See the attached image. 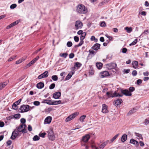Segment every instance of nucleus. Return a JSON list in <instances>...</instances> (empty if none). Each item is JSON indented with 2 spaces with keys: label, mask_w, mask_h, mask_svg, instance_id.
Here are the masks:
<instances>
[{
  "label": "nucleus",
  "mask_w": 149,
  "mask_h": 149,
  "mask_svg": "<svg viewBox=\"0 0 149 149\" xmlns=\"http://www.w3.org/2000/svg\"><path fill=\"white\" fill-rule=\"evenodd\" d=\"M129 91L127 89L123 90L121 91V93L126 96H130L132 95L131 92L135 90V88L131 87L129 88Z\"/></svg>",
  "instance_id": "f257e3e1"
},
{
  "label": "nucleus",
  "mask_w": 149,
  "mask_h": 149,
  "mask_svg": "<svg viewBox=\"0 0 149 149\" xmlns=\"http://www.w3.org/2000/svg\"><path fill=\"white\" fill-rule=\"evenodd\" d=\"M77 11L79 13L83 14L86 13L87 12V8L82 4L79 5L77 6Z\"/></svg>",
  "instance_id": "f03ea898"
},
{
  "label": "nucleus",
  "mask_w": 149,
  "mask_h": 149,
  "mask_svg": "<svg viewBox=\"0 0 149 149\" xmlns=\"http://www.w3.org/2000/svg\"><path fill=\"white\" fill-rule=\"evenodd\" d=\"M21 134L22 133L19 132V131L16 128L12 132L10 138L13 140H14L17 137L20 136Z\"/></svg>",
  "instance_id": "7ed1b4c3"
},
{
  "label": "nucleus",
  "mask_w": 149,
  "mask_h": 149,
  "mask_svg": "<svg viewBox=\"0 0 149 149\" xmlns=\"http://www.w3.org/2000/svg\"><path fill=\"white\" fill-rule=\"evenodd\" d=\"M30 107L31 108V107H30L29 106L27 105L23 104L21 106L19 109L21 110L20 112L23 113L28 111L30 109Z\"/></svg>",
  "instance_id": "20e7f679"
},
{
  "label": "nucleus",
  "mask_w": 149,
  "mask_h": 149,
  "mask_svg": "<svg viewBox=\"0 0 149 149\" xmlns=\"http://www.w3.org/2000/svg\"><path fill=\"white\" fill-rule=\"evenodd\" d=\"M107 95L108 96L109 98L111 97H122L123 96V95H120L118 93L115 92L113 94L111 92H108L106 93Z\"/></svg>",
  "instance_id": "39448f33"
},
{
  "label": "nucleus",
  "mask_w": 149,
  "mask_h": 149,
  "mask_svg": "<svg viewBox=\"0 0 149 149\" xmlns=\"http://www.w3.org/2000/svg\"><path fill=\"white\" fill-rule=\"evenodd\" d=\"M26 127V125L25 124H22L18 127H17L16 129L19 131V132H20L22 134V133H25L26 132L27 130L25 129Z\"/></svg>",
  "instance_id": "423d86ee"
},
{
  "label": "nucleus",
  "mask_w": 149,
  "mask_h": 149,
  "mask_svg": "<svg viewBox=\"0 0 149 149\" xmlns=\"http://www.w3.org/2000/svg\"><path fill=\"white\" fill-rule=\"evenodd\" d=\"M48 136L50 140L53 141L55 138L53 132L52 130L50 129L48 131Z\"/></svg>",
  "instance_id": "0eeeda50"
},
{
  "label": "nucleus",
  "mask_w": 149,
  "mask_h": 149,
  "mask_svg": "<svg viewBox=\"0 0 149 149\" xmlns=\"http://www.w3.org/2000/svg\"><path fill=\"white\" fill-rule=\"evenodd\" d=\"M79 114V112H76L68 116L66 119L65 121L67 122H68L73 119L74 118Z\"/></svg>",
  "instance_id": "6e6552de"
},
{
  "label": "nucleus",
  "mask_w": 149,
  "mask_h": 149,
  "mask_svg": "<svg viewBox=\"0 0 149 149\" xmlns=\"http://www.w3.org/2000/svg\"><path fill=\"white\" fill-rule=\"evenodd\" d=\"M83 23L80 21H77L76 22L75 26L76 29H81L83 26Z\"/></svg>",
  "instance_id": "1a4fd4ad"
},
{
  "label": "nucleus",
  "mask_w": 149,
  "mask_h": 149,
  "mask_svg": "<svg viewBox=\"0 0 149 149\" xmlns=\"http://www.w3.org/2000/svg\"><path fill=\"white\" fill-rule=\"evenodd\" d=\"M106 67L109 70L115 68L117 66L116 64L115 63H111L106 65Z\"/></svg>",
  "instance_id": "9d476101"
},
{
  "label": "nucleus",
  "mask_w": 149,
  "mask_h": 149,
  "mask_svg": "<svg viewBox=\"0 0 149 149\" xmlns=\"http://www.w3.org/2000/svg\"><path fill=\"white\" fill-rule=\"evenodd\" d=\"M90 138V135L88 134H86L83 136L82 141L85 143L87 142Z\"/></svg>",
  "instance_id": "9b49d317"
},
{
  "label": "nucleus",
  "mask_w": 149,
  "mask_h": 149,
  "mask_svg": "<svg viewBox=\"0 0 149 149\" xmlns=\"http://www.w3.org/2000/svg\"><path fill=\"white\" fill-rule=\"evenodd\" d=\"M100 77L102 78L104 77H105L108 76L109 75V72L106 71H104L100 73Z\"/></svg>",
  "instance_id": "f8f14e48"
},
{
  "label": "nucleus",
  "mask_w": 149,
  "mask_h": 149,
  "mask_svg": "<svg viewBox=\"0 0 149 149\" xmlns=\"http://www.w3.org/2000/svg\"><path fill=\"white\" fill-rule=\"evenodd\" d=\"M102 111L103 113H106L108 112L107 109V106L105 104H103L102 105Z\"/></svg>",
  "instance_id": "ddd939ff"
},
{
  "label": "nucleus",
  "mask_w": 149,
  "mask_h": 149,
  "mask_svg": "<svg viewBox=\"0 0 149 149\" xmlns=\"http://www.w3.org/2000/svg\"><path fill=\"white\" fill-rule=\"evenodd\" d=\"M60 92H57L54 93L53 94V97L55 99H58L61 96Z\"/></svg>",
  "instance_id": "4468645a"
},
{
  "label": "nucleus",
  "mask_w": 149,
  "mask_h": 149,
  "mask_svg": "<svg viewBox=\"0 0 149 149\" xmlns=\"http://www.w3.org/2000/svg\"><path fill=\"white\" fill-rule=\"evenodd\" d=\"M100 45L98 43L95 44L92 47V49L95 50H97L100 49Z\"/></svg>",
  "instance_id": "2eb2a0df"
},
{
  "label": "nucleus",
  "mask_w": 149,
  "mask_h": 149,
  "mask_svg": "<svg viewBox=\"0 0 149 149\" xmlns=\"http://www.w3.org/2000/svg\"><path fill=\"white\" fill-rule=\"evenodd\" d=\"M52 119V118L51 116H48L45 119L44 123L45 124H49L51 123Z\"/></svg>",
  "instance_id": "dca6fc26"
},
{
  "label": "nucleus",
  "mask_w": 149,
  "mask_h": 149,
  "mask_svg": "<svg viewBox=\"0 0 149 149\" xmlns=\"http://www.w3.org/2000/svg\"><path fill=\"white\" fill-rule=\"evenodd\" d=\"M138 63L137 61H133L132 63L133 67L135 69L137 68L138 67Z\"/></svg>",
  "instance_id": "f3484780"
},
{
  "label": "nucleus",
  "mask_w": 149,
  "mask_h": 149,
  "mask_svg": "<svg viewBox=\"0 0 149 149\" xmlns=\"http://www.w3.org/2000/svg\"><path fill=\"white\" fill-rule=\"evenodd\" d=\"M123 102L122 100L121 99H118L116 100L114 102V104L118 106L120 104Z\"/></svg>",
  "instance_id": "a211bd4d"
},
{
  "label": "nucleus",
  "mask_w": 149,
  "mask_h": 149,
  "mask_svg": "<svg viewBox=\"0 0 149 149\" xmlns=\"http://www.w3.org/2000/svg\"><path fill=\"white\" fill-rule=\"evenodd\" d=\"M130 143L134 144L137 146H138L139 145V143L138 141L133 139H130Z\"/></svg>",
  "instance_id": "6ab92c4d"
},
{
  "label": "nucleus",
  "mask_w": 149,
  "mask_h": 149,
  "mask_svg": "<svg viewBox=\"0 0 149 149\" xmlns=\"http://www.w3.org/2000/svg\"><path fill=\"white\" fill-rule=\"evenodd\" d=\"M109 141L107 140L106 141L104 142L102 144L100 145L99 146V148L100 149H102L104 148L107 144L109 143Z\"/></svg>",
  "instance_id": "aec40b11"
},
{
  "label": "nucleus",
  "mask_w": 149,
  "mask_h": 149,
  "mask_svg": "<svg viewBox=\"0 0 149 149\" xmlns=\"http://www.w3.org/2000/svg\"><path fill=\"white\" fill-rule=\"evenodd\" d=\"M74 71H71V72L69 73V74H68V75L66 76V77L65 78V79L66 80H68L72 76V75L74 74Z\"/></svg>",
  "instance_id": "412c9836"
},
{
  "label": "nucleus",
  "mask_w": 149,
  "mask_h": 149,
  "mask_svg": "<svg viewBox=\"0 0 149 149\" xmlns=\"http://www.w3.org/2000/svg\"><path fill=\"white\" fill-rule=\"evenodd\" d=\"M44 85L43 83L40 82L37 84L36 86L38 88L41 89L44 86Z\"/></svg>",
  "instance_id": "4be33fe9"
},
{
  "label": "nucleus",
  "mask_w": 149,
  "mask_h": 149,
  "mask_svg": "<svg viewBox=\"0 0 149 149\" xmlns=\"http://www.w3.org/2000/svg\"><path fill=\"white\" fill-rule=\"evenodd\" d=\"M127 138V136L125 134H123L121 138V141L123 142H124L125 141Z\"/></svg>",
  "instance_id": "5701e85b"
},
{
  "label": "nucleus",
  "mask_w": 149,
  "mask_h": 149,
  "mask_svg": "<svg viewBox=\"0 0 149 149\" xmlns=\"http://www.w3.org/2000/svg\"><path fill=\"white\" fill-rule=\"evenodd\" d=\"M63 103L62 102L61 100L56 101L52 102V105H57L60 104H63Z\"/></svg>",
  "instance_id": "b1692460"
},
{
  "label": "nucleus",
  "mask_w": 149,
  "mask_h": 149,
  "mask_svg": "<svg viewBox=\"0 0 149 149\" xmlns=\"http://www.w3.org/2000/svg\"><path fill=\"white\" fill-rule=\"evenodd\" d=\"M42 103H47L49 105H52V102L49 100H45L42 101Z\"/></svg>",
  "instance_id": "393cba45"
},
{
  "label": "nucleus",
  "mask_w": 149,
  "mask_h": 149,
  "mask_svg": "<svg viewBox=\"0 0 149 149\" xmlns=\"http://www.w3.org/2000/svg\"><path fill=\"white\" fill-rule=\"evenodd\" d=\"M6 83L4 82L0 84V91L4 88L7 85Z\"/></svg>",
  "instance_id": "a878e982"
},
{
  "label": "nucleus",
  "mask_w": 149,
  "mask_h": 149,
  "mask_svg": "<svg viewBox=\"0 0 149 149\" xmlns=\"http://www.w3.org/2000/svg\"><path fill=\"white\" fill-rule=\"evenodd\" d=\"M81 65H82L81 63L78 62H77L75 63L74 65L76 68L77 69V70L79 68L81 67Z\"/></svg>",
  "instance_id": "bb28decb"
},
{
  "label": "nucleus",
  "mask_w": 149,
  "mask_h": 149,
  "mask_svg": "<svg viewBox=\"0 0 149 149\" xmlns=\"http://www.w3.org/2000/svg\"><path fill=\"white\" fill-rule=\"evenodd\" d=\"M136 110L137 109L136 108H134L129 111L128 113V115L132 114L134 113H135L136 111Z\"/></svg>",
  "instance_id": "cd10ccee"
},
{
  "label": "nucleus",
  "mask_w": 149,
  "mask_h": 149,
  "mask_svg": "<svg viewBox=\"0 0 149 149\" xmlns=\"http://www.w3.org/2000/svg\"><path fill=\"white\" fill-rule=\"evenodd\" d=\"M103 64L101 63H96V66L97 68L99 69H101L102 66Z\"/></svg>",
  "instance_id": "c85d7f7f"
},
{
  "label": "nucleus",
  "mask_w": 149,
  "mask_h": 149,
  "mask_svg": "<svg viewBox=\"0 0 149 149\" xmlns=\"http://www.w3.org/2000/svg\"><path fill=\"white\" fill-rule=\"evenodd\" d=\"M125 29L126 31L127 32L129 33H130L132 31V27H126L125 28Z\"/></svg>",
  "instance_id": "c756f323"
},
{
  "label": "nucleus",
  "mask_w": 149,
  "mask_h": 149,
  "mask_svg": "<svg viewBox=\"0 0 149 149\" xmlns=\"http://www.w3.org/2000/svg\"><path fill=\"white\" fill-rule=\"evenodd\" d=\"M119 135V134H118L116 135L114 137H113L112 139H111L110 141H109V143H111L114 140H115L116 139L118 136Z\"/></svg>",
  "instance_id": "7c9ffc66"
},
{
  "label": "nucleus",
  "mask_w": 149,
  "mask_h": 149,
  "mask_svg": "<svg viewBox=\"0 0 149 149\" xmlns=\"http://www.w3.org/2000/svg\"><path fill=\"white\" fill-rule=\"evenodd\" d=\"M86 117V116L85 115H83L81 116L79 118V120L81 122H83L84 121V120Z\"/></svg>",
  "instance_id": "2f4dec72"
},
{
  "label": "nucleus",
  "mask_w": 149,
  "mask_h": 149,
  "mask_svg": "<svg viewBox=\"0 0 149 149\" xmlns=\"http://www.w3.org/2000/svg\"><path fill=\"white\" fill-rule=\"evenodd\" d=\"M86 35V33L85 32H84L81 35L80 38V40H83L84 39Z\"/></svg>",
  "instance_id": "473e14b6"
},
{
  "label": "nucleus",
  "mask_w": 149,
  "mask_h": 149,
  "mask_svg": "<svg viewBox=\"0 0 149 149\" xmlns=\"http://www.w3.org/2000/svg\"><path fill=\"white\" fill-rule=\"evenodd\" d=\"M42 74L43 75L45 78H46L48 76V71H46Z\"/></svg>",
  "instance_id": "72a5a7b5"
},
{
  "label": "nucleus",
  "mask_w": 149,
  "mask_h": 149,
  "mask_svg": "<svg viewBox=\"0 0 149 149\" xmlns=\"http://www.w3.org/2000/svg\"><path fill=\"white\" fill-rule=\"evenodd\" d=\"M24 60L25 59L23 58H21L17 61L16 62V64H19L24 61Z\"/></svg>",
  "instance_id": "f704fd0d"
},
{
  "label": "nucleus",
  "mask_w": 149,
  "mask_h": 149,
  "mask_svg": "<svg viewBox=\"0 0 149 149\" xmlns=\"http://www.w3.org/2000/svg\"><path fill=\"white\" fill-rule=\"evenodd\" d=\"M135 135L136 136H137L138 137V139H143V137L142 136V135L141 134L136 133V132H135Z\"/></svg>",
  "instance_id": "c9c22d12"
},
{
  "label": "nucleus",
  "mask_w": 149,
  "mask_h": 149,
  "mask_svg": "<svg viewBox=\"0 0 149 149\" xmlns=\"http://www.w3.org/2000/svg\"><path fill=\"white\" fill-rule=\"evenodd\" d=\"M68 55V54L67 53H64L63 54H60V56L62 57H64L65 58H66L67 56Z\"/></svg>",
  "instance_id": "e433bc0d"
},
{
  "label": "nucleus",
  "mask_w": 149,
  "mask_h": 149,
  "mask_svg": "<svg viewBox=\"0 0 149 149\" xmlns=\"http://www.w3.org/2000/svg\"><path fill=\"white\" fill-rule=\"evenodd\" d=\"M137 39H136L134 40V41H133L132 42L130 43L129 45L130 46L134 45L137 43Z\"/></svg>",
  "instance_id": "4c0bfd02"
},
{
  "label": "nucleus",
  "mask_w": 149,
  "mask_h": 149,
  "mask_svg": "<svg viewBox=\"0 0 149 149\" xmlns=\"http://www.w3.org/2000/svg\"><path fill=\"white\" fill-rule=\"evenodd\" d=\"M40 137L37 135L35 136L33 138V140L34 141H38L40 139Z\"/></svg>",
  "instance_id": "58836bf2"
},
{
  "label": "nucleus",
  "mask_w": 149,
  "mask_h": 149,
  "mask_svg": "<svg viewBox=\"0 0 149 149\" xmlns=\"http://www.w3.org/2000/svg\"><path fill=\"white\" fill-rule=\"evenodd\" d=\"M19 22V21L18 20H17L14 22L12 23L11 24L12 25V26H15L17 24H18Z\"/></svg>",
  "instance_id": "ea45409f"
},
{
  "label": "nucleus",
  "mask_w": 149,
  "mask_h": 149,
  "mask_svg": "<svg viewBox=\"0 0 149 149\" xmlns=\"http://www.w3.org/2000/svg\"><path fill=\"white\" fill-rule=\"evenodd\" d=\"M52 78L54 81H56L58 80L57 76L56 75H53L52 77Z\"/></svg>",
  "instance_id": "a19ab883"
},
{
  "label": "nucleus",
  "mask_w": 149,
  "mask_h": 149,
  "mask_svg": "<svg viewBox=\"0 0 149 149\" xmlns=\"http://www.w3.org/2000/svg\"><path fill=\"white\" fill-rule=\"evenodd\" d=\"M55 86V84L54 83H52L49 86V88L50 89H52L54 88Z\"/></svg>",
  "instance_id": "79ce46f5"
},
{
  "label": "nucleus",
  "mask_w": 149,
  "mask_h": 149,
  "mask_svg": "<svg viewBox=\"0 0 149 149\" xmlns=\"http://www.w3.org/2000/svg\"><path fill=\"white\" fill-rule=\"evenodd\" d=\"M89 55H90V54H93V56H94L96 54V52H94V51L90 49L89 50Z\"/></svg>",
  "instance_id": "37998d69"
},
{
  "label": "nucleus",
  "mask_w": 149,
  "mask_h": 149,
  "mask_svg": "<svg viewBox=\"0 0 149 149\" xmlns=\"http://www.w3.org/2000/svg\"><path fill=\"white\" fill-rule=\"evenodd\" d=\"M72 44L71 41H68L67 42V45L68 47H71L72 46Z\"/></svg>",
  "instance_id": "c03bdc74"
},
{
  "label": "nucleus",
  "mask_w": 149,
  "mask_h": 149,
  "mask_svg": "<svg viewBox=\"0 0 149 149\" xmlns=\"http://www.w3.org/2000/svg\"><path fill=\"white\" fill-rule=\"evenodd\" d=\"M40 103L38 101H35L33 102V104L36 106H38L40 104Z\"/></svg>",
  "instance_id": "a18cd8bd"
},
{
  "label": "nucleus",
  "mask_w": 149,
  "mask_h": 149,
  "mask_svg": "<svg viewBox=\"0 0 149 149\" xmlns=\"http://www.w3.org/2000/svg\"><path fill=\"white\" fill-rule=\"evenodd\" d=\"M46 133L45 132L42 133H40L39 134V135L40 136L44 138L45 137V135H46Z\"/></svg>",
  "instance_id": "49530a36"
},
{
  "label": "nucleus",
  "mask_w": 149,
  "mask_h": 149,
  "mask_svg": "<svg viewBox=\"0 0 149 149\" xmlns=\"http://www.w3.org/2000/svg\"><path fill=\"white\" fill-rule=\"evenodd\" d=\"M17 6V5L15 4H12L10 6V8L11 9H13L15 8Z\"/></svg>",
  "instance_id": "de8ad7c7"
},
{
  "label": "nucleus",
  "mask_w": 149,
  "mask_h": 149,
  "mask_svg": "<svg viewBox=\"0 0 149 149\" xmlns=\"http://www.w3.org/2000/svg\"><path fill=\"white\" fill-rule=\"evenodd\" d=\"M20 117V114L19 113H18L14 115V117L15 118H19Z\"/></svg>",
  "instance_id": "09e8293b"
},
{
  "label": "nucleus",
  "mask_w": 149,
  "mask_h": 149,
  "mask_svg": "<svg viewBox=\"0 0 149 149\" xmlns=\"http://www.w3.org/2000/svg\"><path fill=\"white\" fill-rule=\"evenodd\" d=\"M13 109L14 110H16L17 108V105L13 103L12 105Z\"/></svg>",
  "instance_id": "8fccbe9b"
},
{
  "label": "nucleus",
  "mask_w": 149,
  "mask_h": 149,
  "mask_svg": "<svg viewBox=\"0 0 149 149\" xmlns=\"http://www.w3.org/2000/svg\"><path fill=\"white\" fill-rule=\"evenodd\" d=\"M39 56H37L36 57L34 58L32 60V61L34 63H35V62L37 61L39 58Z\"/></svg>",
  "instance_id": "3c124183"
},
{
  "label": "nucleus",
  "mask_w": 149,
  "mask_h": 149,
  "mask_svg": "<svg viewBox=\"0 0 149 149\" xmlns=\"http://www.w3.org/2000/svg\"><path fill=\"white\" fill-rule=\"evenodd\" d=\"M144 123L145 125H147L149 123V120L146 119L144 120Z\"/></svg>",
  "instance_id": "603ef678"
},
{
  "label": "nucleus",
  "mask_w": 149,
  "mask_h": 149,
  "mask_svg": "<svg viewBox=\"0 0 149 149\" xmlns=\"http://www.w3.org/2000/svg\"><path fill=\"white\" fill-rule=\"evenodd\" d=\"M74 39L75 42H77L79 41V38L77 36H75L74 37Z\"/></svg>",
  "instance_id": "864d4df0"
},
{
  "label": "nucleus",
  "mask_w": 149,
  "mask_h": 149,
  "mask_svg": "<svg viewBox=\"0 0 149 149\" xmlns=\"http://www.w3.org/2000/svg\"><path fill=\"white\" fill-rule=\"evenodd\" d=\"M132 74L134 76H136L137 74V71L135 70H133L132 72Z\"/></svg>",
  "instance_id": "5fc2aeb1"
},
{
  "label": "nucleus",
  "mask_w": 149,
  "mask_h": 149,
  "mask_svg": "<svg viewBox=\"0 0 149 149\" xmlns=\"http://www.w3.org/2000/svg\"><path fill=\"white\" fill-rule=\"evenodd\" d=\"M130 71V70L129 69H124L123 70L124 73H128Z\"/></svg>",
  "instance_id": "6e6d98bb"
},
{
  "label": "nucleus",
  "mask_w": 149,
  "mask_h": 149,
  "mask_svg": "<svg viewBox=\"0 0 149 149\" xmlns=\"http://www.w3.org/2000/svg\"><path fill=\"white\" fill-rule=\"evenodd\" d=\"M21 122L22 123V124H24L26 122V120L24 118H22L20 120Z\"/></svg>",
  "instance_id": "4d7b16f0"
},
{
  "label": "nucleus",
  "mask_w": 149,
  "mask_h": 149,
  "mask_svg": "<svg viewBox=\"0 0 149 149\" xmlns=\"http://www.w3.org/2000/svg\"><path fill=\"white\" fill-rule=\"evenodd\" d=\"M34 63H33V62L32 61H31L28 64L26 65V67H29L32 65V64H34Z\"/></svg>",
  "instance_id": "13d9d810"
},
{
  "label": "nucleus",
  "mask_w": 149,
  "mask_h": 149,
  "mask_svg": "<svg viewBox=\"0 0 149 149\" xmlns=\"http://www.w3.org/2000/svg\"><path fill=\"white\" fill-rule=\"evenodd\" d=\"M110 0H104L101 3L102 4H105L106 3H108Z\"/></svg>",
  "instance_id": "bf43d9fd"
},
{
  "label": "nucleus",
  "mask_w": 149,
  "mask_h": 149,
  "mask_svg": "<svg viewBox=\"0 0 149 149\" xmlns=\"http://www.w3.org/2000/svg\"><path fill=\"white\" fill-rule=\"evenodd\" d=\"M21 101V99H20L19 100H18V101H16L15 102V103H14L15 104L17 105L19 104V103Z\"/></svg>",
  "instance_id": "052dcab7"
},
{
  "label": "nucleus",
  "mask_w": 149,
  "mask_h": 149,
  "mask_svg": "<svg viewBox=\"0 0 149 149\" xmlns=\"http://www.w3.org/2000/svg\"><path fill=\"white\" fill-rule=\"evenodd\" d=\"M74 56V54L73 53H71L69 55V57L70 58H73Z\"/></svg>",
  "instance_id": "680f3d73"
},
{
  "label": "nucleus",
  "mask_w": 149,
  "mask_h": 149,
  "mask_svg": "<svg viewBox=\"0 0 149 149\" xmlns=\"http://www.w3.org/2000/svg\"><path fill=\"white\" fill-rule=\"evenodd\" d=\"M142 82V81L141 80L139 79H138L137 81L136 84L138 85H139L141 84Z\"/></svg>",
  "instance_id": "e2e57ef3"
},
{
  "label": "nucleus",
  "mask_w": 149,
  "mask_h": 149,
  "mask_svg": "<svg viewBox=\"0 0 149 149\" xmlns=\"http://www.w3.org/2000/svg\"><path fill=\"white\" fill-rule=\"evenodd\" d=\"M100 26L102 27L105 26H106V24L105 22H103L101 23Z\"/></svg>",
  "instance_id": "0e129e2a"
},
{
  "label": "nucleus",
  "mask_w": 149,
  "mask_h": 149,
  "mask_svg": "<svg viewBox=\"0 0 149 149\" xmlns=\"http://www.w3.org/2000/svg\"><path fill=\"white\" fill-rule=\"evenodd\" d=\"M122 52L123 53H125L126 52L127 49L126 48H123L122 49Z\"/></svg>",
  "instance_id": "69168bd1"
},
{
  "label": "nucleus",
  "mask_w": 149,
  "mask_h": 149,
  "mask_svg": "<svg viewBox=\"0 0 149 149\" xmlns=\"http://www.w3.org/2000/svg\"><path fill=\"white\" fill-rule=\"evenodd\" d=\"M84 32H83V31L82 30H80L77 33L78 35H81L83 33H84Z\"/></svg>",
  "instance_id": "338daca9"
},
{
  "label": "nucleus",
  "mask_w": 149,
  "mask_h": 149,
  "mask_svg": "<svg viewBox=\"0 0 149 149\" xmlns=\"http://www.w3.org/2000/svg\"><path fill=\"white\" fill-rule=\"evenodd\" d=\"M145 6L146 7H149V3L148 1H146L145 2Z\"/></svg>",
  "instance_id": "774afa93"
}]
</instances>
